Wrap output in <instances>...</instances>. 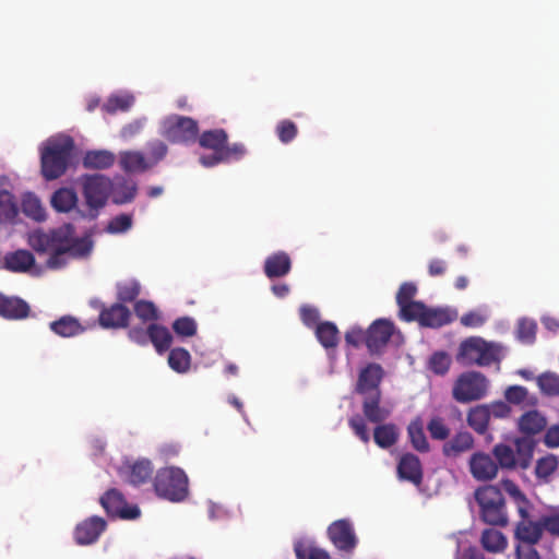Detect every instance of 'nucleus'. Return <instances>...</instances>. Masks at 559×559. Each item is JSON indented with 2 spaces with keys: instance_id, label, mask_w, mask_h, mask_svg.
I'll return each instance as SVG.
<instances>
[{
  "instance_id": "obj_12",
  "label": "nucleus",
  "mask_w": 559,
  "mask_h": 559,
  "mask_svg": "<svg viewBox=\"0 0 559 559\" xmlns=\"http://www.w3.org/2000/svg\"><path fill=\"white\" fill-rule=\"evenodd\" d=\"M100 504L108 515L120 519L133 520L140 516V509L136 506H128L123 495L112 488L100 497Z\"/></svg>"
},
{
  "instance_id": "obj_57",
  "label": "nucleus",
  "mask_w": 559,
  "mask_h": 559,
  "mask_svg": "<svg viewBox=\"0 0 559 559\" xmlns=\"http://www.w3.org/2000/svg\"><path fill=\"white\" fill-rule=\"evenodd\" d=\"M295 552L297 559H331L325 550L317 547H306L301 544L296 545Z\"/></svg>"
},
{
  "instance_id": "obj_27",
  "label": "nucleus",
  "mask_w": 559,
  "mask_h": 559,
  "mask_svg": "<svg viewBox=\"0 0 559 559\" xmlns=\"http://www.w3.org/2000/svg\"><path fill=\"white\" fill-rule=\"evenodd\" d=\"M35 264L34 254L28 250H16L4 257L3 267L15 273H24Z\"/></svg>"
},
{
  "instance_id": "obj_31",
  "label": "nucleus",
  "mask_w": 559,
  "mask_h": 559,
  "mask_svg": "<svg viewBox=\"0 0 559 559\" xmlns=\"http://www.w3.org/2000/svg\"><path fill=\"white\" fill-rule=\"evenodd\" d=\"M119 163L127 173H144L151 168L147 158L140 151L121 152Z\"/></svg>"
},
{
  "instance_id": "obj_49",
  "label": "nucleus",
  "mask_w": 559,
  "mask_h": 559,
  "mask_svg": "<svg viewBox=\"0 0 559 559\" xmlns=\"http://www.w3.org/2000/svg\"><path fill=\"white\" fill-rule=\"evenodd\" d=\"M52 242L51 230L49 233L37 230L29 236V245L38 253L52 251Z\"/></svg>"
},
{
  "instance_id": "obj_61",
  "label": "nucleus",
  "mask_w": 559,
  "mask_h": 559,
  "mask_svg": "<svg viewBox=\"0 0 559 559\" xmlns=\"http://www.w3.org/2000/svg\"><path fill=\"white\" fill-rule=\"evenodd\" d=\"M486 319L479 311H469L461 317L460 322L466 328H479L486 322Z\"/></svg>"
},
{
  "instance_id": "obj_29",
  "label": "nucleus",
  "mask_w": 559,
  "mask_h": 559,
  "mask_svg": "<svg viewBox=\"0 0 559 559\" xmlns=\"http://www.w3.org/2000/svg\"><path fill=\"white\" fill-rule=\"evenodd\" d=\"M49 328L61 337H74L85 331L80 321L72 316H62L58 320L50 322Z\"/></svg>"
},
{
  "instance_id": "obj_26",
  "label": "nucleus",
  "mask_w": 559,
  "mask_h": 559,
  "mask_svg": "<svg viewBox=\"0 0 559 559\" xmlns=\"http://www.w3.org/2000/svg\"><path fill=\"white\" fill-rule=\"evenodd\" d=\"M514 444V457L516 461L518 468L526 469L530 467L534 450L537 442L528 436L516 437L513 441Z\"/></svg>"
},
{
  "instance_id": "obj_60",
  "label": "nucleus",
  "mask_w": 559,
  "mask_h": 559,
  "mask_svg": "<svg viewBox=\"0 0 559 559\" xmlns=\"http://www.w3.org/2000/svg\"><path fill=\"white\" fill-rule=\"evenodd\" d=\"M486 405L490 417L502 419L509 417L511 414V407L507 402L497 401Z\"/></svg>"
},
{
  "instance_id": "obj_48",
  "label": "nucleus",
  "mask_w": 559,
  "mask_h": 559,
  "mask_svg": "<svg viewBox=\"0 0 559 559\" xmlns=\"http://www.w3.org/2000/svg\"><path fill=\"white\" fill-rule=\"evenodd\" d=\"M537 324L534 320L523 318L519 320L516 336L524 344H533L536 340Z\"/></svg>"
},
{
  "instance_id": "obj_3",
  "label": "nucleus",
  "mask_w": 559,
  "mask_h": 559,
  "mask_svg": "<svg viewBox=\"0 0 559 559\" xmlns=\"http://www.w3.org/2000/svg\"><path fill=\"white\" fill-rule=\"evenodd\" d=\"M481 520L492 526L504 527L509 523L504 497L497 486L487 485L475 491Z\"/></svg>"
},
{
  "instance_id": "obj_46",
  "label": "nucleus",
  "mask_w": 559,
  "mask_h": 559,
  "mask_svg": "<svg viewBox=\"0 0 559 559\" xmlns=\"http://www.w3.org/2000/svg\"><path fill=\"white\" fill-rule=\"evenodd\" d=\"M134 103L132 95H112L108 97L102 109L110 115L117 111H128Z\"/></svg>"
},
{
  "instance_id": "obj_7",
  "label": "nucleus",
  "mask_w": 559,
  "mask_h": 559,
  "mask_svg": "<svg viewBox=\"0 0 559 559\" xmlns=\"http://www.w3.org/2000/svg\"><path fill=\"white\" fill-rule=\"evenodd\" d=\"M82 193L88 207V217L94 219L103 209L111 190V180L100 174L83 175L80 178Z\"/></svg>"
},
{
  "instance_id": "obj_54",
  "label": "nucleus",
  "mask_w": 559,
  "mask_h": 559,
  "mask_svg": "<svg viewBox=\"0 0 559 559\" xmlns=\"http://www.w3.org/2000/svg\"><path fill=\"white\" fill-rule=\"evenodd\" d=\"M173 330L179 336L190 337L197 333V323L190 317H181L174 321Z\"/></svg>"
},
{
  "instance_id": "obj_22",
  "label": "nucleus",
  "mask_w": 559,
  "mask_h": 559,
  "mask_svg": "<svg viewBox=\"0 0 559 559\" xmlns=\"http://www.w3.org/2000/svg\"><path fill=\"white\" fill-rule=\"evenodd\" d=\"M292 270V260L285 251H277L264 261L263 271L266 277L273 280L286 276Z\"/></svg>"
},
{
  "instance_id": "obj_33",
  "label": "nucleus",
  "mask_w": 559,
  "mask_h": 559,
  "mask_svg": "<svg viewBox=\"0 0 559 559\" xmlns=\"http://www.w3.org/2000/svg\"><path fill=\"white\" fill-rule=\"evenodd\" d=\"M502 489L512 498L515 503L519 516H526L527 510L532 509L531 501L526 498L520 487L511 479L501 480Z\"/></svg>"
},
{
  "instance_id": "obj_25",
  "label": "nucleus",
  "mask_w": 559,
  "mask_h": 559,
  "mask_svg": "<svg viewBox=\"0 0 559 559\" xmlns=\"http://www.w3.org/2000/svg\"><path fill=\"white\" fill-rule=\"evenodd\" d=\"M417 294V287L413 283H403L396 294V304L400 308V318L406 321V318L415 311L412 307L420 305L421 301H415L414 297Z\"/></svg>"
},
{
  "instance_id": "obj_5",
  "label": "nucleus",
  "mask_w": 559,
  "mask_h": 559,
  "mask_svg": "<svg viewBox=\"0 0 559 559\" xmlns=\"http://www.w3.org/2000/svg\"><path fill=\"white\" fill-rule=\"evenodd\" d=\"M362 413L364 417L360 415L352 416L348 419V426L364 443H368L370 436L366 420L377 425L384 423L391 416V411L381 405V392H374V394L364 396Z\"/></svg>"
},
{
  "instance_id": "obj_30",
  "label": "nucleus",
  "mask_w": 559,
  "mask_h": 559,
  "mask_svg": "<svg viewBox=\"0 0 559 559\" xmlns=\"http://www.w3.org/2000/svg\"><path fill=\"white\" fill-rule=\"evenodd\" d=\"M400 437L399 428L393 423L378 424L373 430V440L381 449H389L393 447Z\"/></svg>"
},
{
  "instance_id": "obj_8",
  "label": "nucleus",
  "mask_w": 559,
  "mask_h": 559,
  "mask_svg": "<svg viewBox=\"0 0 559 559\" xmlns=\"http://www.w3.org/2000/svg\"><path fill=\"white\" fill-rule=\"evenodd\" d=\"M162 134L171 143H194L199 135V124L193 118L173 115L164 120Z\"/></svg>"
},
{
  "instance_id": "obj_13",
  "label": "nucleus",
  "mask_w": 559,
  "mask_h": 559,
  "mask_svg": "<svg viewBox=\"0 0 559 559\" xmlns=\"http://www.w3.org/2000/svg\"><path fill=\"white\" fill-rule=\"evenodd\" d=\"M394 332V324L386 319H378L366 331V346L371 354H378L386 346Z\"/></svg>"
},
{
  "instance_id": "obj_2",
  "label": "nucleus",
  "mask_w": 559,
  "mask_h": 559,
  "mask_svg": "<svg viewBox=\"0 0 559 559\" xmlns=\"http://www.w3.org/2000/svg\"><path fill=\"white\" fill-rule=\"evenodd\" d=\"M74 141L71 136H62L47 142L40 154L41 175L46 180L61 177L68 169Z\"/></svg>"
},
{
  "instance_id": "obj_16",
  "label": "nucleus",
  "mask_w": 559,
  "mask_h": 559,
  "mask_svg": "<svg viewBox=\"0 0 559 559\" xmlns=\"http://www.w3.org/2000/svg\"><path fill=\"white\" fill-rule=\"evenodd\" d=\"M469 473L479 481L493 479L499 472L496 461L485 452H475L468 461Z\"/></svg>"
},
{
  "instance_id": "obj_64",
  "label": "nucleus",
  "mask_w": 559,
  "mask_h": 559,
  "mask_svg": "<svg viewBox=\"0 0 559 559\" xmlns=\"http://www.w3.org/2000/svg\"><path fill=\"white\" fill-rule=\"evenodd\" d=\"M69 252L52 250L47 260V267L51 270H58L63 267L68 263Z\"/></svg>"
},
{
  "instance_id": "obj_38",
  "label": "nucleus",
  "mask_w": 559,
  "mask_h": 559,
  "mask_svg": "<svg viewBox=\"0 0 559 559\" xmlns=\"http://www.w3.org/2000/svg\"><path fill=\"white\" fill-rule=\"evenodd\" d=\"M480 544L488 552H502L507 548L506 536L495 528H486L481 533Z\"/></svg>"
},
{
  "instance_id": "obj_32",
  "label": "nucleus",
  "mask_w": 559,
  "mask_h": 559,
  "mask_svg": "<svg viewBox=\"0 0 559 559\" xmlns=\"http://www.w3.org/2000/svg\"><path fill=\"white\" fill-rule=\"evenodd\" d=\"M115 154L106 151H88L85 153L82 164L86 169H107L115 164Z\"/></svg>"
},
{
  "instance_id": "obj_24",
  "label": "nucleus",
  "mask_w": 559,
  "mask_h": 559,
  "mask_svg": "<svg viewBox=\"0 0 559 559\" xmlns=\"http://www.w3.org/2000/svg\"><path fill=\"white\" fill-rule=\"evenodd\" d=\"M475 445L474 437L468 431H459L442 447V453L447 457H457L462 453L472 450Z\"/></svg>"
},
{
  "instance_id": "obj_39",
  "label": "nucleus",
  "mask_w": 559,
  "mask_h": 559,
  "mask_svg": "<svg viewBox=\"0 0 559 559\" xmlns=\"http://www.w3.org/2000/svg\"><path fill=\"white\" fill-rule=\"evenodd\" d=\"M316 336L324 348H335L338 344V329L330 321L321 322L316 328Z\"/></svg>"
},
{
  "instance_id": "obj_53",
  "label": "nucleus",
  "mask_w": 559,
  "mask_h": 559,
  "mask_svg": "<svg viewBox=\"0 0 559 559\" xmlns=\"http://www.w3.org/2000/svg\"><path fill=\"white\" fill-rule=\"evenodd\" d=\"M275 131L278 140L284 144L290 143L298 134L296 123L289 119L280 121Z\"/></svg>"
},
{
  "instance_id": "obj_34",
  "label": "nucleus",
  "mask_w": 559,
  "mask_h": 559,
  "mask_svg": "<svg viewBox=\"0 0 559 559\" xmlns=\"http://www.w3.org/2000/svg\"><path fill=\"white\" fill-rule=\"evenodd\" d=\"M136 191V185L123 178L119 179L115 183L111 181L110 194L115 204L130 203L135 198Z\"/></svg>"
},
{
  "instance_id": "obj_56",
  "label": "nucleus",
  "mask_w": 559,
  "mask_h": 559,
  "mask_svg": "<svg viewBox=\"0 0 559 559\" xmlns=\"http://www.w3.org/2000/svg\"><path fill=\"white\" fill-rule=\"evenodd\" d=\"M427 429L435 440H445L450 435V429L441 417L431 418L427 425Z\"/></svg>"
},
{
  "instance_id": "obj_20",
  "label": "nucleus",
  "mask_w": 559,
  "mask_h": 559,
  "mask_svg": "<svg viewBox=\"0 0 559 559\" xmlns=\"http://www.w3.org/2000/svg\"><path fill=\"white\" fill-rule=\"evenodd\" d=\"M396 472L401 480L408 481L415 486H419L423 483V465L419 457L413 453L401 455Z\"/></svg>"
},
{
  "instance_id": "obj_42",
  "label": "nucleus",
  "mask_w": 559,
  "mask_h": 559,
  "mask_svg": "<svg viewBox=\"0 0 559 559\" xmlns=\"http://www.w3.org/2000/svg\"><path fill=\"white\" fill-rule=\"evenodd\" d=\"M407 433L413 448L419 452L429 451V442L424 432L423 424L419 419L413 420L407 427Z\"/></svg>"
},
{
  "instance_id": "obj_52",
  "label": "nucleus",
  "mask_w": 559,
  "mask_h": 559,
  "mask_svg": "<svg viewBox=\"0 0 559 559\" xmlns=\"http://www.w3.org/2000/svg\"><path fill=\"white\" fill-rule=\"evenodd\" d=\"M148 157L147 162L150 167L156 166L165 158L168 152L167 145L160 140H153L147 143Z\"/></svg>"
},
{
  "instance_id": "obj_41",
  "label": "nucleus",
  "mask_w": 559,
  "mask_h": 559,
  "mask_svg": "<svg viewBox=\"0 0 559 559\" xmlns=\"http://www.w3.org/2000/svg\"><path fill=\"white\" fill-rule=\"evenodd\" d=\"M507 403L514 405L535 406L537 397L530 395L526 388L522 385H511L504 392Z\"/></svg>"
},
{
  "instance_id": "obj_36",
  "label": "nucleus",
  "mask_w": 559,
  "mask_h": 559,
  "mask_svg": "<svg viewBox=\"0 0 559 559\" xmlns=\"http://www.w3.org/2000/svg\"><path fill=\"white\" fill-rule=\"evenodd\" d=\"M150 342L154 345L158 354L167 352L173 343V335L169 330L156 323L148 325Z\"/></svg>"
},
{
  "instance_id": "obj_59",
  "label": "nucleus",
  "mask_w": 559,
  "mask_h": 559,
  "mask_svg": "<svg viewBox=\"0 0 559 559\" xmlns=\"http://www.w3.org/2000/svg\"><path fill=\"white\" fill-rule=\"evenodd\" d=\"M430 369L437 374H444L450 367V358L445 353H435L429 361Z\"/></svg>"
},
{
  "instance_id": "obj_1",
  "label": "nucleus",
  "mask_w": 559,
  "mask_h": 559,
  "mask_svg": "<svg viewBox=\"0 0 559 559\" xmlns=\"http://www.w3.org/2000/svg\"><path fill=\"white\" fill-rule=\"evenodd\" d=\"M199 145L213 153L202 155L199 162L202 166L210 168L222 163L241 159L246 153V146L242 143H228V134L224 129L206 130L198 135Z\"/></svg>"
},
{
  "instance_id": "obj_28",
  "label": "nucleus",
  "mask_w": 559,
  "mask_h": 559,
  "mask_svg": "<svg viewBox=\"0 0 559 559\" xmlns=\"http://www.w3.org/2000/svg\"><path fill=\"white\" fill-rule=\"evenodd\" d=\"M123 473L129 484L140 486L152 478L153 465L148 460H139L129 465Z\"/></svg>"
},
{
  "instance_id": "obj_19",
  "label": "nucleus",
  "mask_w": 559,
  "mask_h": 559,
  "mask_svg": "<svg viewBox=\"0 0 559 559\" xmlns=\"http://www.w3.org/2000/svg\"><path fill=\"white\" fill-rule=\"evenodd\" d=\"M527 510L526 516H520L515 524L514 538L519 542L518 545L534 546L539 543L543 537L540 521H532Z\"/></svg>"
},
{
  "instance_id": "obj_9",
  "label": "nucleus",
  "mask_w": 559,
  "mask_h": 559,
  "mask_svg": "<svg viewBox=\"0 0 559 559\" xmlns=\"http://www.w3.org/2000/svg\"><path fill=\"white\" fill-rule=\"evenodd\" d=\"M488 389L487 378L480 372L462 373L454 383L452 395L460 403H468L483 399Z\"/></svg>"
},
{
  "instance_id": "obj_47",
  "label": "nucleus",
  "mask_w": 559,
  "mask_h": 559,
  "mask_svg": "<svg viewBox=\"0 0 559 559\" xmlns=\"http://www.w3.org/2000/svg\"><path fill=\"white\" fill-rule=\"evenodd\" d=\"M540 391L548 396L559 395V374L555 372H544L536 379Z\"/></svg>"
},
{
  "instance_id": "obj_18",
  "label": "nucleus",
  "mask_w": 559,
  "mask_h": 559,
  "mask_svg": "<svg viewBox=\"0 0 559 559\" xmlns=\"http://www.w3.org/2000/svg\"><path fill=\"white\" fill-rule=\"evenodd\" d=\"M383 370L379 364H368L359 372L356 383V392L362 396L374 394L380 391V383L382 380Z\"/></svg>"
},
{
  "instance_id": "obj_11",
  "label": "nucleus",
  "mask_w": 559,
  "mask_h": 559,
  "mask_svg": "<svg viewBox=\"0 0 559 559\" xmlns=\"http://www.w3.org/2000/svg\"><path fill=\"white\" fill-rule=\"evenodd\" d=\"M415 311L405 322L416 321L423 328L439 329L453 322L456 313L449 308H431L424 302L412 307Z\"/></svg>"
},
{
  "instance_id": "obj_63",
  "label": "nucleus",
  "mask_w": 559,
  "mask_h": 559,
  "mask_svg": "<svg viewBox=\"0 0 559 559\" xmlns=\"http://www.w3.org/2000/svg\"><path fill=\"white\" fill-rule=\"evenodd\" d=\"M542 531H547L554 536H559V514L544 515L539 519Z\"/></svg>"
},
{
  "instance_id": "obj_51",
  "label": "nucleus",
  "mask_w": 559,
  "mask_h": 559,
  "mask_svg": "<svg viewBox=\"0 0 559 559\" xmlns=\"http://www.w3.org/2000/svg\"><path fill=\"white\" fill-rule=\"evenodd\" d=\"M558 468V460L555 455L548 454L536 462L535 475L537 478L547 479Z\"/></svg>"
},
{
  "instance_id": "obj_6",
  "label": "nucleus",
  "mask_w": 559,
  "mask_h": 559,
  "mask_svg": "<svg viewBox=\"0 0 559 559\" xmlns=\"http://www.w3.org/2000/svg\"><path fill=\"white\" fill-rule=\"evenodd\" d=\"M154 488L159 497L182 501L188 496V477L179 467L162 468L154 478Z\"/></svg>"
},
{
  "instance_id": "obj_21",
  "label": "nucleus",
  "mask_w": 559,
  "mask_h": 559,
  "mask_svg": "<svg viewBox=\"0 0 559 559\" xmlns=\"http://www.w3.org/2000/svg\"><path fill=\"white\" fill-rule=\"evenodd\" d=\"M516 426L523 436L533 438L546 429L547 418L540 412L532 409L519 417Z\"/></svg>"
},
{
  "instance_id": "obj_10",
  "label": "nucleus",
  "mask_w": 559,
  "mask_h": 559,
  "mask_svg": "<svg viewBox=\"0 0 559 559\" xmlns=\"http://www.w3.org/2000/svg\"><path fill=\"white\" fill-rule=\"evenodd\" d=\"M52 250L69 252L71 258H83L90 254L92 241L88 238H73L72 227L67 225L52 229Z\"/></svg>"
},
{
  "instance_id": "obj_17",
  "label": "nucleus",
  "mask_w": 559,
  "mask_h": 559,
  "mask_svg": "<svg viewBox=\"0 0 559 559\" xmlns=\"http://www.w3.org/2000/svg\"><path fill=\"white\" fill-rule=\"evenodd\" d=\"M329 537L334 546L344 551H352L356 547V536L347 520H337L328 528Z\"/></svg>"
},
{
  "instance_id": "obj_55",
  "label": "nucleus",
  "mask_w": 559,
  "mask_h": 559,
  "mask_svg": "<svg viewBox=\"0 0 559 559\" xmlns=\"http://www.w3.org/2000/svg\"><path fill=\"white\" fill-rule=\"evenodd\" d=\"M134 312L136 317L143 321H154L158 318L155 305L147 300L136 301L134 305Z\"/></svg>"
},
{
  "instance_id": "obj_15",
  "label": "nucleus",
  "mask_w": 559,
  "mask_h": 559,
  "mask_svg": "<svg viewBox=\"0 0 559 559\" xmlns=\"http://www.w3.org/2000/svg\"><path fill=\"white\" fill-rule=\"evenodd\" d=\"M130 318V309L120 302H116L109 307L103 306L98 322L104 329H123L129 325Z\"/></svg>"
},
{
  "instance_id": "obj_45",
  "label": "nucleus",
  "mask_w": 559,
  "mask_h": 559,
  "mask_svg": "<svg viewBox=\"0 0 559 559\" xmlns=\"http://www.w3.org/2000/svg\"><path fill=\"white\" fill-rule=\"evenodd\" d=\"M117 299L118 302H132L134 301L141 292V286L138 281L130 280L117 283Z\"/></svg>"
},
{
  "instance_id": "obj_50",
  "label": "nucleus",
  "mask_w": 559,
  "mask_h": 559,
  "mask_svg": "<svg viewBox=\"0 0 559 559\" xmlns=\"http://www.w3.org/2000/svg\"><path fill=\"white\" fill-rule=\"evenodd\" d=\"M22 209L26 216L37 222H43L46 218V211L43 207L40 201L35 197H28L24 199Z\"/></svg>"
},
{
  "instance_id": "obj_40",
  "label": "nucleus",
  "mask_w": 559,
  "mask_h": 559,
  "mask_svg": "<svg viewBox=\"0 0 559 559\" xmlns=\"http://www.w3.org/2000/svg\"><path fill=\"white\" fill-rule=\"evenodd\" d=\"M492 455L496 459L498 468L513 471L518 468L516 461L514 457V449L507 443H497L492 448Z\"/></svg>"
},
{
  "instance_id": "obj_43",
  "label": "nucleus",
  "mask_w": 559,
  "mask_h": 559,
  "mask_svg": "<svg viewBox=\"0 0 559 559\" xmlns=\"http://www.w3.org/2000/svg\"><path fill=\"white\" fill-rule=\"evenodd\" d=\"M168 365L178 373L187 372L191 365L190 353L182 347L173 348L168 355Z\"/></svg>"
},
{
  "instance_id": "obj_35",
  "label": "nucleus",
  "mask_w": 559,
  "mask_h": 559,
  "mask_svg": "<svg viewBox=\"0 0 559 559\" xmlns=\"http://www.w3.org/2000/svg\"><path fill=\"white\" fill-rule=\"evenodd\" d=\"M489 420L490 416L486 404L472 407L466 416L467 425L478 435L486 433Z\"/></svg>"
},
{
  "instance_id": "obj_14",
  "label": "nucleus",
  "mask_w": 559,
  "mask_h": 559,
  "mask_svg": "<svg viewBox=\"0 0 559 559\" xmlns=\"http://www.w3.org/2000/svg\"><path fill=\"white\" fill-rule=\"evenodd\" d=\"M107 527L106 521L100 516H91L80 522L74 528V540L78 545L86 546L96 543Z\"/></svg>"
},
{
  "instance_id": "obj_23",
  "label": "nucleus",
  "mask_w": 559,
  "mask_h": 559,
  "mask_svg": "<svg viewBox=\"0 0 559 559\" xmlns=\"http://www.w3.org/2000/svg\"><path fill=\"white\" fill-rule=\"evenodd\" d=\"M29 306L17 297H8L0 294V316L9 320L25 319L29 314Z\"/></svg>"
},
{
  "instance_id": "obj_4",
  "label": "nucleus",
  "mask_w": 559,
  "mask_h": 559,
  "mask_svg": "<svg viewBox=\"0 0 559 559\" xmlns=\"http://www.w3.org/2000/svg\"><path fill=\"white\" fill-rule=\"evenodd\" d=\"M501 359V346L479 336L464 340L459 348L457 360L464 365L490 366Z\"/></svg>"
},
{
  "instance_id": "obj_58",
  "label": "nucleus",
  "mask_w": 559,
  "mask_h": 559,
  "mask_svg": "<svg viewBox=\"0 0 559 559\" xmlns=\"http://www.w3.org/2000/svg\"><path fill=\"white\" fill-rule=\"evenodd\" d=\"M132 226V217L128 214L115 216L107 225L106 230L110 234H121L129 230Z\"/></svg>"
},
{
  "instance_id": "obj_37",
  "label": "nucleus",
  "mask_w": 559,
  "mask_h": 559,
  "mask_svg": "<svg viewBox=\"0 0 559 559\" xmlns=\"http://www.w3.org/2000/svg\"><path fill=\"white\" fill-rule=\"evenodd\" d=\"M52 207L60 213H68L75 207L78 195L73 189L60 188L51 195Z\"/></svg>"
},
{
  "instance_id": "obj_62",
  "label": "nucleus",
  "mask_w": 559,
  "mask_h": 559,
  "mask_svg": "<svg viewBox=\"0 0 559 559\" xmlns=\"http://www.w3.org/2000/svg\"><path fill=\"white\" fill-rule=\"evenodd\" d=\"M345 342L353 347H358L362 343L366 344V331L359 326L352 328L345 333Z\"/></svg>"
},
{
  "instance_id": "obj_44",
  "label": "nucleus",
  "mask_w": 559,
  "mask_h": 559,
  "mask_svg": "<svg viewBox=\"0 0 559 559\" xmlns=\"http://www.w3.org/2000/svg\"><path fill=\"white\" fill-rule=\"evenodd\" d=\"M19 213L14 195L7 190H0V222H12Z\"/></svg>"
}]
</instances>
